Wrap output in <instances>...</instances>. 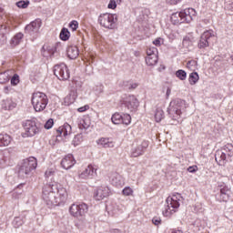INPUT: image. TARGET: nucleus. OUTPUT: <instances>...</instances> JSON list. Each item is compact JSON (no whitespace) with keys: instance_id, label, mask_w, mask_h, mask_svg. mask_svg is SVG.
<instances>
[{"instance_id":"1","label":"nucleus","mask_w":233,"mask_h":233,"mask_svg":"<svg viewBox=\"0 0 233 233\" xmlns=\"http://www.w3.org/2000/svg\"><path fill=\"white\" fill-rule=\"evenodd\" d=\"M167 206L162 211L163 216L165 218H170L172 214H176L177 212V208H179L181 203H183V197L179 193H176L171 197H168L166 200Z\"/></svg>"},{"instance_id":"2","label":"nucleus","mask_w":233,"mask_h":233,"mask_svg":"<svg viewBox=\"0 0 233 233\" xmlns=\"http://www.w3.org/2000/svg\"><path fill=\"white\" fill-rule=\"evenodd\" d=\"M215 159L220 167H223V165H225L227 161H232L233 159L232 144H227L221 149L218 150L215 154Z\"/></svg>"},{"instance_id":"3","label":"nucleus","mask_w":233,"mask_h":233,"mask_svg":"<svg viewBox=\"0 0 233 233\" xmlns=\"http://www.w3.org/2000/svg\"><path fill=\"white\" fill-rule=\"evenodd\" d=\"M98 23L103 28L107 30H115L117 27V15L105 13L98 16Z\"/></svg>"},{"instance_id":"4","label":"nucleus","mask_w":233,"mask_h":233,"mask_svg":"<svg viewBox=\"0 0 233 233\" xmlns=\"http://www.w3.org/2000/svg\"><path fill=\"white\" fill-rule=\"evenodd\" d=\"M31 103L35 112H43L46 108V105H48V96L42 92L33 93Z\"/></svg>"},{"instance_id":"5","label":"nucleus","mask_w":233,"mask_h":233,"mask_svg":"<svg viewBox=\"0 0 233 233\" xmlns=\"http://www.w3.org/2000/svg\"><path fill=\"white\" fill-rule=\"evenodd\" d=\"M183 108H185V102L181 99H175L170 102L167 114L173 121H177L181 117Z\"/></svg>"},{"instance_id":"6","label":"nucleus","mask_w":233,"mask_h":233,"mask_svg":"<svg viewBox=\"0 0 233 233\" xmlns=\"http://www.w3.org/2000/svg\"><path fill=\"white\" fill-rule=\"evenodd\" d=\"M43 199L47 205H61L59 197H57L56 190H54L51 184H46L43 187Z\"/></svg>"},{"instance_id":"7","label":"nucleus","mask_w":233,"mask_h":233,"mask_svg":"<svg viewBox=\"0 0 233 233\" xmlns=\"http://www.w3.org/2000/svg\"><path fill=\"white\" fill-rule=\"evenodd\" d=\"M35 168H37V159L34 157H30L29 158L24 159L18 173L25 177V176H28L32 170H35Z\"/></svg>"},{"instance_id":"8","label":"nucleus","mask_w":233,"mask_h":233,"mask_svg":"<svg viewBox=\"0 0 233 233\" xmlns=\"http://www.w3.org/2000/svg\"><path fill=\"white\" fill-rule=\"evenodd\" d=\"M86 212H88V206L85 203L72 204L69 208L70 216L76 218L77 219L83 218Z\"/></svg>"},{"instance_id":"9","label":"nucleus","mask_w":233,"mask_h":233,"mask_svg":"<svg viewBox=\"0 0 233 233\" xmlns=\"http://www.w3.org/2000/svg\"><path fill=\"white\" fill-rule=\"evenodd\" d=\"M54 74L60 81L70 79V71L65 63L56 65Z\"/></svg>"},{"instance_id":"10","label":"nucleus","mask_w":233,"mask_h":233,"mask_svg":"<svg viewBox=\"0 0 233 233\" xmlns=\"http://www.w3.org/2000/svg\"><path fill=\"white\" fill-rule=\"evenodd\" d=\"M24 127V137H34L36 134H39V127H37V124L35 121L25 120L23 123Z\"/></svg>"},{"instance_id":"11","label":"nucleus","mask_w":233,"mask_h":233,"mask_svg":"<svg viewBox=\"0 0 233 233\" xmlns=\"http://www.w3.org/2000/svg\"><path fill=\"white\" fill-rule=\"evenodd\" d=\"M96 176H97V168L92 165H88L78 174L79 179H94Z\"/></svg>"},{"instance_id":"12","label":"nucleus","mask_w":233,"mask_h":233,"mask_svg":"<svg viewBox=\"0 0 233 233\" xmlns=\"http://www.w3.org/2000/svg\"><path fill=\"white\" fill-rule=\"evenodd\" d=\"M50 185L56 191V194L59 199V202L63 203V201H65L66 199V197L68 196V194L66 193V189L57 182H53Z\"/></svg>"},{"instance_id":"13","label":"nucleus","mask_w":233,"mask_h":233,"mask_svg":"<svg viewBox=\"0 0 233 233\" xmlns=\"http://www.w3.org/2000/svg\"><path fill=\"white\" fill-rule=\"evenodd\" d=\"M124 105L127 110L134 112V110H137V106H139V102L134 95H130L124 99Z\"/></svg>"},{"instance_id":"14","label":"nucleus","mask_w":233,"mask_h":233,"mask_svg":"<svg viewBox=\"0 0 233 233\" xmlns=\"http://www.w3.org/2000/svg\"><path fill=\"white\" fill-rule=\"evenodd\" d=\"M39 28H41V21L36 19L25 26V34L35 35V34L39 33Z\"/></svg>"},{"instance_id":"15","label":"nucleus","mask_w":233,"mask_h":233,"mask_svg":"<svg viewBox=\"0 0 233 233\" xmlns=\"http://www.w3.org/2000/svg\"><path fill=\"white\" fill-rule=\"evenodd\" d=\"M108 196H110V188H108L106 186H101L96 190L94 198L96 201H101L105 199V198H108Z\"/></svg>"},{"instance_id":"16","label":"nucleus","mask_w":233,"mask_h":233,"mask_svg":"<svg viewBox=\"0 0 233 233\" xmlns=\"http://www.w3.org/2000/svg\"><path fill=\"white\" fill-rule=\"evenodd\" d=\"M147 147V141H144L141 145L133 147L131 150V157H139V156H143Z\"/></svg>"},{"instance_id":"17","label":"nucleus","mask_w":233,"mask_h":233,"mask_svg":"<svg viewBox=\"0 0 233 233\" xmlns=\"http://www.w3.org/2000/svg\"><path fill=\"white\" fill-rule=\"evenodd\" d=\"M210 37H214V31H205L200 36V40L198 42V48H207V46H208V39H210Z\"/></svg>"},{"instance_id":"18","label":"nucleus","mask_w":233,"mask_h":233,"mask_svg":"<svg viewBox=\"0 0 233 233\" xmlns=\"http://www.w3.org/2000/svg\"><path fill=\"white\" fill-rule=\"evenodd\" d=\"M181 17L184 23H190L196 17V10L194 8H187L181 11Z\"/></svg>"},{"instance_id":"19","label":"nucleus","mask_w":233,"mask_h":233,"mask_svg":"<svg viewBox=\"0 0 233 233\" xmlns=\"http://www.w3.org/2000/svg\"><path fill=\"white\" fill-rule=\"evenodd\" d=\"M70 134H72V126L68 123L64 124V126L58 127L56 130V137H61V136L66 137V136H70Z\"/></svg>"},{"instance_id":"20","label":"nucleus","mask_w":233,"mask_h":233,"mask_svg":"<svg viewBox=\"0 0 233 233\" xmlns=\"http://www.w3.org/2000/svg\"><path fill=\"white\" fill-rule=\"evenodd\" d=\"M74 165H76V158H74V156L72 155L66 156L61 161V167H63L66 170L72 168Z\"/></svg>"},{"instance_id":"21","label":"nucleus","mask_w":233,"mask_h":233,"mask_svg":"<svg viewBox=\"0 0 233 233\" xmlns=\"http://www.w3.org/2000/svg\"><path fill=\"white\" fill-rule=\"evenodd\" d=\"M8 32H10V27L6 26V25H0V46L6 45L8 41L6 34H8Z\"/></svg>"},{"instance_id":"22","label":"nucleus","mask_w":233,"mask_h":233,"mask_svg":"<svg viewBox=\"0 0 233 233\" xmlns=\"http://www.w3.org/2000/svg\"><path fill=\"white\" fill-rule=\"evenodd\" d=\"M77 99V90L73 89L69 92V94L64 98V103L66 106L72 105Z\"/></svg>"},{"instance_id":"23","label":"nucleus","mask_w":233,"mask_h":233,"mask_svg":"<svg viewBox=\"0 0 233 233\" xmlns=\"http://www.w3.org/2000/svg\"><path fill=\"white\" fill-rule=\"evenodd\" d=\"M230 198V188L228 187H223L220 188V193L218 197V201H228Z\"/></svg>"},{"instance_id":"24","label":"nucleus","mask_w":233,"mask_h":233,"mask_svg":"<svg viewBox=\"0 0 233 233\" xmlns=\"http://www.w3.org/2000/svg\"><path fill=\"white\" fill-rule=\"evenodd\" d=\"M66 54L69 59H77L79 56V49L76 46H70L67 47Z\"/></svg>"},{"instance_id":"25","label":"nucleus","mask_w":233,"mask_h":233,"mask_svg":"<svg viewBox=\"0 0 233 233\" xmlns=\"http://www.w3.org/2000/svg\"><path fill=\"white\" fill-rule=\"evenodd\" d=\"M97 145L103 147V148H114V142L110 138H99L96 141Z\"/></svg>"},{"instance_id":"26","label":"nucleus","mask_w":233,"mask_h":233,"mask_svg":"<svg viewBox=\"0 0 233 233\" xmlns=\"http://www.w3.org/2000/svg\"><path fill=\"white\" fill-rule=\"evenodd\" d=\"M17 106V104L12 100V98H7L4 100V103L2 105V107L4 110H14Z\"/></svg>"},{"instance_id":"27","label":"nucleus","mask_w":233,"mask_h":233,"mask_svg":"<svg viewBox=\"0 0 233 233\" xmlns=\"http://www.w3.org/2000/svg\"><path fill=\"white\" fill-rule=\"evenodd\" d=\"M12 143V137L8 134H0V147H8Z\"/></svg>"},{"instance_id":"28","label":"nucleus","mask_w":233,"mask_h":233,"mask_svg":"<svg viewBox=\"0 0 233 233\" xmlns=\"http://www.w3.org/2000/svg\"><path fill=\"white\" fill-rule=\"evenodd\" d=\"M23 33H17L16 35H15L10 41L11 46H17V45H20L21 41H23Z\"/></svg>"},{"instance_id":"29","label":"nucleus","mask_w":233,"mask_h":233,"mask_svg":"<svg viewBox=\"0 0 233 233\" xmlns=\"http://www.w3.org/2000/svg\"><path fill=\"white\" fill-rule=\"evenodd\" d=\"M171 21L173 22V25H181V23H185L183 21V17L181 16V12L173 13L171 15Z\"/></svg>"},{"instance_id":"30","label":"nucleus","mask_w":233,"mask_h":233,"mask_svg":"<svg viewBox=\"0 0 233 233\" xmlns=\"http://www.w3.org/2000/svg\"><path fill=\"white\" fill-rule=\"evenodd\" d=\"M163 117H165V112L163 111V108L161 107H157L155 111V119L157 123H159Z\"/></svg>"},{"instance_id":"31","label":"nucleus","mask_w":233,"mask_h":233,"mask_svg":"<svg viewBox=\"0 0 233 233\" xmlns=\"http://www.w3.org/2000/svg\"><path fill=\"white\" fill-rule=\"evenodd\" d=\"M111 121L114 125H121V122L123 121V116L119 113H115L112 117Z\"/></svg>"},{"instance_id":"32","label":"nucleus","mask_w":233,"mask_h":233,"mask_svg":"<svg viewBox=\"0 0 233 233\" xmlns=\"http://www.w3.org/2000/svg\"><path fill=\"white\" fill-rule=\"evenodd\" d=\"M146 63L148 66H154L157 65V56L154 55L153 56H147Z\"/></svg>"},{"instance_id":"33","label":"nucleus","mask_w":233,"mask_h":233,"mask_svg":"<svg viewBox=\"0 0 233 233\" xmlns=\"http://www.w3.org/2000/svg\"><path fill=\"white\" fill-rule=\"evenodd\" d=\"M198 81H199V75L198 74V72H193L189 75V85H196V83H198Z\"/></svg>"},{"instance_id":"34","label":"nucleus","mask_w":233,"mask_h":233,"mask_svg":"<svg viewBox=\"0 0 233 233\" xmlns=\"http://www.w3.org/2000/svg\"><path fill=\"white\" fill-rule=\"evenodd\" d=\"M70 38V31H68L66 28H63L60 32V39L62 41H68Z\"/></svg>"},{"instance_id":"35","label":"nucleus","mask_w":233,"mask_h":233,"mask_svg":"<svg viewBox=\"0 0 233 233\" xmlns=\"http://www.w3.org/2000/svg\"><path fill=\"white\" fill-rule=\"evenodd\" d=\"M90 127V122L86 119L84 120H80L79 124H78V128H80V130H86Z\"/></svg>"},{"instance_id":"36","label":"nucleus","mask_w":233,"mask_h":233,"mask_svg":"<svg viewBox=\"0 0 233 233\" xmlns=\"http://www.w3.org/2000/svg\"><path fill=\"white\" fill-rule=\"evenodd\" d=\"M175 76L180 79V81H185L187 79V72L183 69L177 70Z\"/></svg>"},{"instance_id":"37","label":"nucleus","mask_w":233,"mask_h":233,"mask_svg":"<svg viewBox=\"0 0 233 233\" xmlns=\"http://www.w3.org/2000/svg\"><path fill=\"white\" fill-rule=\"evenodd\" d=\"M81 143H83V135L78 134L75 136L72 145H74V147H77L78 145H81Z\"/></svg>"},{"instance_id":"38","label":"nucleus","mask_w":233,"mask_h":233,"mask_svg":"<svg viewBox=\"0 0 233 233\" xmlns=\"http://www.w3.org/2000/svg\"><path fill=\"white\" fill-rule=\"evenodd\" d=\"M46 52H48L49 56H52L56 53V47L47 46L46 49L44 50V53H43L44 57H48V55H46Z\"/></svg>"},{"instance_id":"39","label":"nucleus","mask_w":233,"mask_h":233,"mask_svg":"<svg viewBox=\"0 0 233 233\" xmlns=\"http://www.w3.org/2000/svg\"><path fill=\"white\" fill-rule=\"evenodd\" d=\"M112 183L116 185V187H119V185H121V176L119 174L113 175Z\"/></svg>"},{"instance_id":"40","label":"nucleus","mask_w":233,"mask_h":233,"mask_svg":"<svg viewBox=\"0 0 233 233\" xmlns=\"http://www.w3.org/2000/svg\"><path fill=\"white\" fill-rule=\"evenodd\" d=\"M25 223V221L23 220V218L16 217L15 218L14 221H13V225L15 228H19V227H23V224Z\"/></svg>"},{"instance_id":"41","label":"nucleus","mask_w":233,"mask_h":233,"mask_svg":"<svg viewBox=\"0 0 233 233\" xmlns=\"http://www.w3.org/2000/svg\"><path fill=\"white\" fill-rule=\"evenodd\" d=\"M132 121V116H130V115L126 114L124 116H122V125H128L129 123H131Z\"/></svg>"},{"instance_id":"42","label":"nucleus","mask_w":233,"mask_h":233,"mask_svg":"<svg viewBox=\"0 0 233 233\" xmlns=\"http://www.w3.org/2000/svg\"><path fill=\"white\" fill-rule=\"evenodd\" d=\"M198 66V62L196 60H189L187 63V68H189V70H194Z\"/></svg>"},{"instance_id":"43","label":"nucleus","mask_w":233,"mask_h":233,"mask_svg":"<svg viewBox=\"0 0 233 233\" xmlns=\"http://www.w3.org/2000/svg\"><path fill=\"white\" fill-rule=\"evenodd\" d=\"M147 56H157V48H156V47H149L147 50Z\"/></svg>"},{"instance_id":"44","label":"nucleus","mask_w":233,"mask_h":233,"mask_svg":"<svg viewBox=\"0 0 233 233\" xmlns=\"http://www.w3.org/2000/svg\"><path fill=\"white\" fill-rule=\"evenodd\" d=\"M8 76L6 73H0V84L5 85V83H8Z\"/></svg>"},{"instance_id":"45","label":"nucleus","mask_w":233,"mask_h":233,"mask_svg":"<svg viewBox=\"0 0 233 233\" xmlns=\"http://www.w3.org/2000/svg\"><path fill=\"white\" fill-rule=\"evenodd\" d=\"M28 5H30L29 1H19L16 3L18 8H28Z\"/></svg>"},{"instance_id":"46","label":"nucleus","mask_w":233,"mask_h":233,"mask_svg":"<svg viewBox=\"0 0 233 233\" xmlns=\"http://www.w3.org/2000/svg\"><path fill=\"white\" fill-rule=\"evenodd\" d=\"M69 27L73 30V32H76V30L79 28V23L76 20H73L70 22Z\"/></svg>"},{"instance_id":"47","label":"nucleus","mask_w":233,"mask_h":233,"mask_svg":"<svg viewBox=\"0 0 233 233\" xmlns=\"http://www.w3.org/2000/svg\"><path fill=\"white\" fill-rule=\"evenodd\" d=\"M182 45L185 48H190L192 46V41H190V38L186 37L183 39Z\"/></svg>"},{"instance_id":"48","label":"nucleus","mask_w":233,"mask_h":233,"mask_svg":"<svg viewBox=\"0 0 233 233\" xmlns=\"http://www.w3.org/2000/svg\"><path fill=\"white\" fill-rule=\"evenodd\" d=\"M122 194L124 196H132V194H134V190L130 187H127L123 189Z\"/></svg>"},{"instance_id":"49","label":"nucleus","mask_w":233,"mask_h":233,"mask_svg":"<svg viewBox=\"0 0 233 233\" xmlns=\"http://www.w3.org/2000/svg\"><path fill=\"white\" fill-rule=\"evenodd\" d=\"M11 85H14V86H15L16 85H19V76L18 75L13 76V77L11 78Z\"/></svg>"},{"instance_id":"50","label":"nucleus","mask_w":233,"mask_h":233,"mask_svg":"<svg viewBox=\"0 0 233 233\" xmlns=\"http://www.w3.org/2000/svg\"><path fill=\"white\" fill-rule=\"evenodd\" d=\"M52 127H54V119L50 118L49 120H47L45 124V128H46V130H50V128H52Z\"/></svg>"},{"instance_id":"51","label":"nucleus","mask_w":233,"mask_h":233,"mask_svg":"<svg viewBox=\"0 0 233 233\" xmlns=\"http://www.w3.org/2000/svg\"><path fill=\"white\" fill-rule=\"evenodd\" d=\"M117 7V4H116V0H110L107 8H110L111 10H114Z\"/></svg>"},{"instance_id":"52","label":"nucleus","mask_w":233,"mask_h":233,"mask_svg":"<svg viewBox=\"0 0 233 233\" xmlns=\"http://www.w3.org/2000/svg\"><path fill=\"white\" fill-rule=\"evenodd\" d=\"M13 198L15 199H21V198H23V193L22 192H19V191H15L13 193Z\"/></svg>"},{"instance_id":"53","label":"nucleus","mask_w":233,"mask_h":233,"mask_svg":"<svg viewBox=\"0 0 233 233\" xmlns=\"http://www.w3.org/2000/svg\"><path fill=\"white\" fill-rule=\"evenodd\" d=\"M163 43V39L161 38H157L153 41V45H155V46H161Z\"/></svg>"},{"instance_id":"54","label":"nucleus","mask_w":233,"mask_h":233,"mask_svg":"<svg viewBox=\"0 0 233 233\" xmlns=\"http://www.w3.org/2000/svg\"><path fill=\"white\" fill-rule=\"evenodd\" d=\"M187 172L194 174V172H198V166H191L187 167Z\"/></svg>"},{"instance_id":"55","label":"nucleus","mask_w":233,"mask_h":233,"mask_svg":"<svg viewBox=\"0 0 233 233\" xmlns=\"http://www.w3.org/2000/svg\"><path fill=\"white\" fill-rule=\"evenodd\" d=\"M152 223L154 224V225H160L161 224V218H153V219H152Z\"/></svg>"},{"instance_id":"56","label":"nucleus","mask_w":233,"mask_h":233,"mask_svg":"<svg viewBox=\"0 0 233 233\" xmlns=\"http://www.w3.org/2000/svg\"><path fill=\"white\" fill-rule=\"evenodd\" d=\"M89 106H84L79 107L77 110L78 112H86V110H88Z\"/></svg>"},{"instance_id":"57","label":"nucleus","mask_w":233,"mask_h":233,"mask_svg":"<svg viewBox=\"0 0 233 233\" xmlns=\"http://www.w3.org/2000/svg\"><path fill=\"white\" fill-rule=\"evenodd\" d=\"M138 86L137 83H131L129 85V90H136V87Z\"/></svg>"},{"instance_id":"58","label":"nucleus","mask_w":233,"mask_h":233,"mask_svg":"<svg viewBox=\"0 0 233 233\" xmlns=\"http://www.w3.org/2000/svg\"><path fill=\"white\" fill-rule=\"evenodd\" d=\"M96 92H98V94H102L103 85H99V86H96Z\"/></svg>"},{"instance_id":"59","label":"nucleus","mask_w":233,"mask_h":233,"mask_svg":"<svg viewBox=\"0 0 233 233\" xmlns=\"http://www.w3.org/2000/svg\"><path fill=\"white\" fill-rule=\"evenodd\" d=\"M46 177H50V176H51V174H54V171H52V170H47V171H46Z\"/></svg>"},{"instance_id":"60","label":"nucleus","mask_w":233,"mask_h":233,"mask_svg":"<svg viewBox=\"0 0 233 233\" xmlns=\"http://www.w3.org/2000/svg\"><path fill=\"white\" fill-rule=\"evenodd\" d=\"M170 93H171L170 88H167V93H166L167 97H168V96H170Z\"/></svg>"},{"instance_id":"61","label":"nucleus","mask_w":233,"mask_h":233,"mask_svg":"<svg viewBox=\"0 0 233 233\" xmlns=\"http://www.w3.org/2000/svg\"><path fill=\"white\" fill-rule=\"evenodd\" d=\"M147 15H143V17H140V21H146L147 19Z\"/></svg>"},{"instance_id":"62","label":"nucleus","mask_w":233,"mask_h":233,"mask_svg":"<svg viewBox=\"0 0 233 233\" xmlns=\"http://www.w3.org/2000/svg\"><path fill=\"white\" fill-rule=\"evenodd\" d=\"M230 10H233V2L229 4Z\"/></svg>"},{"instance_id":"63","label":"nucleus","mask_w":233,"mask_h":233,"mask_svg":"<svg viewBox=\"0 0 233 233\" xmlns=\"http://www.w3.org/2000/svg\"><path fill=\"white\" fill-rule=\"evenodd\" d=\"M3 15V8L0 6V17Z\"/></svg>"},{"instance_id":"64","label":"nucleus","mask_w":233,"mask_h":233,"mask_svg":"<svg viewBox=\"0 0 233 233\" xmlns=\"http://www.w3.org/2000/svg\"><path fill=\"white\" fill-rule=\"evenodd\" d=\"M113 232H115V233H119V230L115 229V230H113Z\"/></svg>"}]
</instances>
